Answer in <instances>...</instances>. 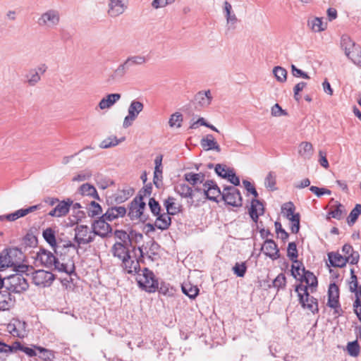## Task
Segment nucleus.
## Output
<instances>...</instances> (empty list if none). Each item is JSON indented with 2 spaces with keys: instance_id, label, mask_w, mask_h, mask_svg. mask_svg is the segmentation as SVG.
<instances>
[{
  "instance_id": "nucleus-1",
  "label": "nucleus",
  "mask_w": 361,
  "mask_h": 361,
  "mask_svg": "<svg viewBox=\"0 0 361 361\" xmlns=\"http://www.w3.org/2000/svg\"><path fill=\"white\" fill-rule=\"evenodd\" d=\"M37 259L42 264L54 268L59 272L71 274L74 271L75 265L71 257L68 256L55 257L50 251L40 250L37 255Z\"/></svg>"
},
{
  "instance_id": "nucleus-2",
  "label": "nucleus",
  "mask_w": 361,
  "mask_h": 361,
  "mask_svg": "<svg viewBox=\"0 0 361 361\" xmlns=\"http://www.w3.org/2000/svg\"><path fill=\"white\" fill-rule=\"evenodd\" d=\"M22 252L17 248H9L3 250L0 254V271L6 268L18 267V271L26 272L29 271L27 266H18L22 258Z\"/></svg>"
},
{
  "instance_id": "nucleus-3",
  "label": "nucleus",
  "mask_w": 361,
  "mask_h": 361,
  "mask_svg": "<svg viewBox=\"0 0 361 361\" xmlns=\"http://www.w3.org/2000/svg\"><path fill=\"white\" fill-rule=\"evenodd\" d=\"M221 9L226 31H235L238 28L240 20L238 18L233 6L230 1L225 0L221 4Z\"/></svg>"
},
{
  "instance_id": "nucleus-4",
  "label": "nucleus",
  "mask_w": 361,
  "mask_h": 361,
  "mask_svg": "<svg viewBox=\"0 0 361 361\" xmlns=\"http://www.w3.org/2000/svg\"><path fill=\"white\" fill-rule=\"evenodd\" d=\"M341 47L348 59L355 64L361 66V51L358 46L348 35L342 37Z\"/></svg>"
},
{
  "instance_id": "nucleus-5",
  "label": "nucleus",
  "mask_w": 361,
  "mask_h": 361,
  "mask_svg": "<svg viewBox=\"0 0 361 361\" xmlns=\"http://www.w3.org/2000/svg\"><path fill=\"white\" fill-rule=\"evenodd\" d=\"M37 24L46 29L56 27L60 23V14L56 9H48L42 12L37 19Z\"/></svg>"
},
{
  "instance_id": "nucleus-6",
  "label": "nucleus",
  "mask_w": 361,
  "mask_h": 361,
  "mask_svg": "<svg viewBox=\"0 0 361 361\" xmlns=\"http://www.w3.org/2000/svg\"><path fill=\"white\" fill-rule=\"evenodd\" d=\"M136 280L139 286L148 292H154L158 287V282L154 279V274L147 269L137 272Z\"/></svg>"
},
{
  "instance_id": "nucleus-7",
  "label": "nucleus",
  "mask_w": 361,
  "mask_h": 361,
  "mask_svg": "<svg viewBox=\"0 0 361 361\" xmlns=\"http://www.w3.org/2000/svg\"><path fill=\"white\" fill-rule=\"evenodd\" d=\"M4 287L10 293H20L27 289L28 283L22 275L16 274L4 278Z\"/></svg>"
},
{
  "instance_id": "nucleus-8",
  "label": "nucleus",
  "mask_w": 361,
  "mask_h": 361,
  "mask_svg": "<svg viewBox=\"0 0 361 361\" xmlns=\"http://www.w3.org/2000/svg\"><path fill=\"white\" fill-rule=\"evenodd\" d=\"M295 292L298 293L299 301L304 309L314 313L318 310V305L316 300L310 295L307 288L302 285H298L295 288Z\"/></svg>"
},
{
  "instance_id": "nucleus-9",
  "label": "nucleus",
  "mask_w": 361,
  "mask_h": 361,
  "mask_svg": "<svg viewBox=\"0 0 361 361\" xmlns=\"http://www.w3.org/2000/svg\"><path fill=\"white\" fill-rule=\"evenodd\" d=\"M132 252L123 260H122L125 269L130 274L137 273L140 269V259L142 257L141 247H134Z\"/></svg>"
},
{
  "instance_id": "nucleus-10",
  "label": "nucleus",
  "mask_w": 361,
  "mask_h": 361,
  "mask_svg": "<svg viewBox=\"0 0 361 361\" xmlns=\"http://www.w3.org/2000/svg\"><path fill=\"white\" fill-rule=\"evenodd\" d=\"M295 207L292 202H286L281 207L282 215L288 219L291 225V231L297 233L300 228V216L298 214H295Z\"/></svg>"
},
{
  "instance_id": "nucleus-11",
  "label": "nucleus",
  "mask_w": 361,
  "mask_h": 361,
  "mask_svg": "<svg viewBox=\"0 0 361 361\" xmlns=\"http://www.w3.org/2000/svg\"><path fill=\"white\" fill-rule=\"evenodd\" d=\"M54 279V275L51 272L43 269L35 271L31 274L32 283L39 287L51 286Z\"/></svg>"
},
{
  "instance_id": "nucleus-12",
  "label": "nucleus",
  "mask_w": 361,
  "mask_h": 361,
  "mask_svg": "<svg viewBox=\"0 0 361 361\" xmlns=\"http://www.w3.org/2000/svg\"><path fill=\"white\" fill-rule=\"evenodd\" d=\"M143 109L144 105L141 102L137 100L132 101L128 109V115L124 118L123 127L127 128L132 126Z\"/></svg>"
},
{
  "instance_id": "nucleus-13",
  "label": "nucleus",
  "mask_w": 361,
  "mask_h": 361,
  "mask_svg": "<svg viewBox=\"0 0 361 361\" xmlns=\"http://www.w3.org/2000/svg\"><path fill=\"white\" fill-rule=\"evenodd\" d=\"M145 206L146 203L142 197L135 198L130 204L128 215L132 219L146 221L147 216L144 214Z\"/></svg>"
},
{
  "instance_id": "nucleus-14",
  "label": "nucleus",
  "mask_w": 361,
  "mask_h": 361,
  "mask_svg": "<svg viewBox=\"0 0 361 361\" xmlns=\"http://www.w3.org/2000/svg\"><path fill=\"white\" fill-rule=\"evenodd\" d=\"M128 7V0H109L107 14L111 18H117L123 14Z\"/></svg>"
},
{
  "instance_id": "nucleus-15",
  "label": "nucleus",
  "mask_w": 361,
  "mask_h": 361,
  "mask_svg": "<svg viewBox=\"0 0 361 361\" xmlns=\"http://www.w3.org/2000/svg\"><path fill=\"white\" fill-rule=\"evenodd\" d=\"M351 276L348 281V288L351 292H355V301L354 310L358 318L361 320V286L357 289V277L354 274L353 269L350 270Z\"/></svg>"
},
{
  "instance_id": "nucleus-16",
  "label": "nucleus",
  "mask_w": 361,
  "mask_h": 361,
  "mask_svg": "<svg viewBox=\"0 0 361 361\" xmlns=\"http://www.w3.org/2000/svg\"><path fill=\"white\" fill-rule=\"evenodd\" d=\"M94 234L91 228L78 225L75 229V240L79 244H87L92 240Z\"/></svg>"
},
{
  "instance_id": "nucleus-17",
  "label": "nucleus",
  "mask_w": 361,
  "mask_h": 361,
  "mask_svg": "<svg viewBox=\"0 0 361 361\" xmlns=\"http://www.w3.org/2000/svg\"><path fill=\"white\" fill-rule=\"evenodd\" d=\"M27 324L18 319H12L6 326V331L13 336L23 338L27 335Z\"/></svg>"
},
{
  "instance_id": "nucleus-18",
  "label": "nucleus",
  "mask_w": 361,
  "mask_h": 361,
  "mask_svg": "<svg viewBox=\"0 0 361 361\" xmlns=\"http://www.w3.org/2000/svg\"><path fill=\"white\" fill-rule=\"evenodd\" d=\"M222 198L228 204L233 207H240L242 205L240 194L234 187L225 189L222 192Z\"/></svg>"
},
{
  "instance_id": "nucleus-19",
  "label": "nucleus",
  "mask_w": 361,
  "mask_h": 361,
  "mask_svg": "<svg viewBox=\"0 0 361 361\" xmlns=\"http://www.w3.org/2000/svg\"><path fill=\"white\" fill-rule=\"evenodd\" d=\"M42 208V204H36L27 208L20 209L16 210V212L6 214L0 216V221L7 220L8 221H14L21 217H24L30 213L34 212L38 209Z\"/></svg>"
},
{
  "instance_id": "nucleus-20",
  "label": "nucleus",
  "mask_w": 361,
  "mask_h": 361,
  "mask_svg": "<svg viewBox=\"0 0 361 361\" xmlns=\"http://www.w3.org/2000/svg\"><path fill=\"white\" fill-rule=\"evenodd\" d=\"M72 204L73 201L69 199L59 201L55 207L48 213V215L58 218L65 216L68 213Z\"/></svg>"
},
{
  "instance_id": "nucleus-21",
  "label": "nucleus",
  "mask_w": 361,
  "mask_h": 361,
  "mask_svg": "<svg viewBox=\"0 0 361 361\" xmlns=\"http://www.w3.org/2000/svg\"><path fill=\"white\" fill-rule=\"evenodd\" d=\"M327 305L335 310L338 312V309L340 307L339 304V288L338 286L333 283L329 286L328 290V302Z\"/></svg>"
},
{
  "instance_id": "nucleus-22",
  "label": "nucleus",
  "mask_w": 361,
  "mask_h": 361,
  "mask_svg": "<svg viewBox=\"0 0 361 361\" xmlns=\"http://www.w3.org/2000/svg\"><path fill=\"white\" fill-rule=\"evenodd\" d=\"M197 190L202 191L209 200L217 201V198L222 196L219 188L213 182L205 183L202 188H197Z\"/></svg>"
},
{
  "instance_id": "nucleus-23",
  "label": "nucleus",
  "mask_w": 361,
  "mask_h": 361,
  "mask_svg": "<svg viewBox=\"0 0 361 361\" xmlns=\"http://www.w3.org/2000/svg\"><path fill=\"white\" fill-rule=\"evenodd\" d=\"M105 220H106L105 218H104V216H102V218L96 221L93 224L92 227L91 228H92L94 235H98L102 237H105L109 233L111 232V227L107 222H106Z\"/></svg>"
},
{
  "instance_id": "nucleus-24",
  "label": "nucleus",
  "mask_w": 361,
  "mask_h": 361,
  "mask_svg": "<svg viewBox=\"0 0 361 361\" xmlns=\"http://www.w3.org/2000/svg\"><path fill=\"white\" fill-rule=\"evenodd\" d=\"M307 27L312 32L319 33L327 29L328 23L323 18L312 16L307 20Z\"/></svg>"
},
{
  "instance_id": "nucleus-25",
  "label": "nucleus",
  "mask_w": 361,
  "mask_h": 361,
  "mask_svg": "<svg viewBox=\"0 0 361 361\" xmlns=\"http://www.w3.org/2000/svg\"><path fill=\"white\" fill-rule=\"evenodd\" d=\"M16 298L11 293L5 290L0 291V310H9L15 305Z\"/></svg>"
},
{
  "instance_id": "nucleus-26",
  "label": "nucleus",
  "mask_w": 361,
  "mask_h": 361,
  "mask_svg": "<svg viewBox=\"0 0 361 361\" xmlns=\"http://www.w3.org/2000/svg\"><path fill=\"white\" fill-rule=\"evenodd\" d=\"M314 152V147L310 142H301L298 146V154L304 160H310L312 157Z\"/></svg>"
},
{
  "instance_id": "nucleus-27",
  "label": "nucleus",
  "mask_w": 361,
  "mask_h": 361,
  "mask_svg": "<svg viewBox=\"0 0 361 361\" xmlns=\"http://www.w3.org/2000/svg\"><path fill=\"white\" fill-rule=\"evenodd\" d=\"M121 97L118 93L109 94L104 97L98 104L99 110H106L111 108Z\"/></svg>"
},
{
  "instance_id": "nucleus-28",
  "label": "nucleus",
  "mask_w": 361,
  "mask_h": 361,
  "mask_svg": "<svg viewBox=\"0 0 361 361\" xmlns=\"http://www.w3.org/2000/svg\"><path fill=\"white\" fill-rule=\"evenodd\" d=\"M128 244H122L120 243H114L113 245L111 252L114 257H118L121 260H123L127 257H129L132 252L128 248Z\"/></svg>"
},
{
  "instance_id": "nucleus-29",
  "label": "nucleus",
  "mask_w": 361,
  "mask_h": 361,
  "mask_svg": "<svg viewBox=\"0 0 361 361\" xmlns=\"http://www.w3.org/2000/svg\"><path fill=\"white\" fill-rule=\"evenodd\" d=\"M300 281V285H302L305 288H307V291L310 290L312 292L317 286V279L316 276L312 272L308 271L305 272Z\"/></svg>"
},
{
  "instance_id": "nucleus-30",
  "label": "nucleus",
  "mask_w": 361,
  "mask_h": 361,
  "mask_svg": "<svg viewBox=\"0 0 361 361\" xmlns=\"http://www.w3.org/2000/svg\"><path fill=\"white\" fill-rule=\"evenodd\" d=\"M341 252L343 253V257L348 259V263L355 264H357L360 255L357 251H355L353 247L348 244H345L343 245Z\"/></svg>"
},
{
  "instance_id": "nucleus-31",
  "label": "nucleus",
  "mask_w": 361,
  "mask_h": 361,
  "mask_svg": "<svg viewBox=\"0 0 361 361\" xmlns=\"http://www.w3.org/2000/svg\"><path fill=\"white\" fill-rule=\"evenodd\" d=\"M262 252L267 256L276 259L279 257V250L276 243L271 240H266L262 246Z\"/></svg>"
},
{
  "instance_id": "nucleus-32",
  "label": "nucleus",
  "mask_w": 361,
  "mask_h": 361,
  "mask_svg": "<svg viewBox=\"0 0 361 361\" xmlns=\"http://www.w3.org/2000/svg\"><path fill=\"white\" fill-rule=\"evenodd\" d=\"M249 213L252 219L257 221L258 217L264 214V206L262 203L256 198H252Z\"/></svg>"
},
{
  "instance_id": "nucleus-33",
  "label": "nucleus",
  "mask_w": 361,
  "mask_h": 361,
  "mask_svg": "<svg viewBox=\"0 0 361 361\" xmlns=\"http://www.w3.org/2000/svg\"><path fill=\"white\" fill-rule=\"evenodd\" d=\"M200 145L204 150H215L216 152L221 150L219 145L212 135H207L202 137Z\"/></svg>"
},
{
  "instance_id": "nucleus-34",
  "label": "nucleus",
  "mask_w": 361,
  "mask_h": 361,
  "mask_svg": "<svg viewBox=\"0 0 361 361\" xmlns=\"http://www.w3.org/2000/svg\"><path fill=\"white\" fill-rule=\"evenodd\" d=\"M126 213V209L123 207H115L109 209L103 216L108 221H113L117 218L123 217Z\"/></svg>"
},
{
  "instance_id": "nucleus-35",
  "label": "nucleus",
  "mask_w": 361,
  "mask_h": 361,
  "mask_svg": "<svg viewBox=\"0 0 361 361\" xmlns=\"http://www.w3.org/2000/svg\"><path fill=\"white\" fill-rule=\"evenodd\" d=\"M330 263L334 267H343L348 263V259L343 257L341 252H330L328 255Z\"/></svg>"
},
{
  "instance_id": "nucleus-36",
  "label": "nucleus",
  "mask_w": 361,
  "mask_h": 361,
  "mask_svg": "<svg viewBox=\"0 0 361 361\" xmlns=\"http://www.w3.org/2000/svg\"><path fill=\"white\" fill-rule=\"evenodd\" d=\"M212 99V96L209 90L199 92L195 96L197 103L202 107L208 106Z\"/></svg>"
},
{
  "instance_id": "nucleus-37",
  "label": "nucleus",
  "mask_w": 361,
  "mask_h": 361,
  "mask_svg": "<svg viewBox=\"0 0 361 361\" xmlns=\"http://www.w3.org/2000/svg\"><path fill=\"white\" fill-rule=\"evenodd\" d=\"M157 219L154 222V226L161 230H165L169 228L171 225V219L169 214L164 213L159 214L158 216H156Z\"/></svg>"
},
{
  "instance_id": "nucleus-38",
  "label": "nucleus",
  "mask_w": 361,
  "mask_h": 361,
  "mask_svg": "<svg viewBox=\"0 0 361 361\" xmlns=\"http://www.w3.org/2000/svg\"><path fill=\"white\" fill-rule=\"evenodd\" d=\"M306 271L304 266L300 261L297 259L293 261L291 274L295 279L300 281Z\"/></svg>"
},
{
  "instance_id": "nucleus-39",
  "label": "nucleus",
  "mask_w": 361,
  "mask_h": 361,
  "mask_svg": "<svg viewBox=\"0 0 361 361\" xmlns=\"http://www.w3.org/2000/svg\"><path fill=\"white\" fill-rule=\"evenodd\" d=\"M80 195L83 196H88L94 199H98L99 196L95 188L88 183L82 184L78 190Z\"/></svg>"
},
{
  "instance_id": "nucleus-40",
  "label": "nucleus",
  "mask_w": 361,
  "mask_h": 361,
  "mask_svg": "<svg viewBox=\"0 0 361 361\" xmlns=\"http://www.w3.org/2000/svg\"><path fill=\"white\" fill-rule=\"evenodd\" d=\"M40 78L38 71L31 69L25 75V82L30 86H35L39 82Z\"/></svg>"
},
{
  "instance_id": "nucleus-41",
  "label": "nucleus",
  "mask_w": 361,
  "mask_h": 361,
  "mask_svg": "<svg viewBox=\"0 0 361 361\" xmlns=\"http://www.w3.org/2000/svg\"><path fill=\"white\" fill-rule=\"evenodd\" d=\"M175 190L183 197H192V189L184 181L178 182L175 186Z\"/></svg>"
},
{
  "instance_id": "nucleus-42",
  "label": "nucleus",
  "mask_w": 361,
  "mask_h": 361,
  "mask_svg": "<svg viewBox=\"0 0 361 361\" xmlns=\"http://www.w3.org/2000/svg\"><path fill=\"white\" fill-rule=\"evenodd\" d=\"M42 236L51 247H56V231L53 228H47L45 230L43 231Z\"/></svg>"
},
{
  "instance_id": "nucleus-43",
  "label": "nucleus",
  "mask_w": 361,
  "mask_h": 361,
  "mask_svg": "<svg viewBox=\"0 0 361 361\" xmlns=\"http://www.w3.org/2000/svg\"><path fill=\"white\" fill-rule=\"evenodd\" d=\"M124 140V138L122 137L121 139H118L116 136L111 135L105 139H104L99 144V147L102 149H106L112 147H115L118 145L119 143L122 142Z\"/></svg>"
},
{
  "instance_id": "nucleus-44",
  "label": "nucleus",
  "mask_w": 361,
  "mask_h": 361,
  "mask_svg": "<svg viewBox=\"0 0 361 361\" xmlns=\"http://www.w3.org/2000/svg\"><path fill=\"white\" fill-rule=\"evenodd\" d=\"M164 205L166 207L167 214L169 215H175L178 214L180 210V207L178 204L175 202V200L172 197H169L165 200Z\"/></svg>"
},
{
  "instance_id": "nucleus-45",
  "label": "nucleus",
  "mask_w": 361,
  "mask_h": 361,
  "mask_svg": "<svg viewBox=\"0 0 361 361\" xmlns=\"http://www.w3.org/2000/svg\"><path fill=\"white\" fill-rule=\"evenodd\" d=\"M162 158L161 157H156L154 160L155 169L154 172V182L156 185L158 184V182H160L162 178V165H161Z\"/></svg>"
},
{
  "instance_id": "nucleus-46",
  "label": "nucleus",
  "mask_w": 361,
  "mask_h": 361,
  "mask_svg": "<svg viewBox=\"0 0 361 361\" xmlns=\"http://www.w3.org/2000/svg\"><path fill=\"white\" fill-rule=\"evenodd\" d=\"M183 292L190 298H195L199 293V288L190 283H184L182 286Z\"/></svg>"
},
{
  "instance_id": "nucleus-47",
  "label": "nucleus",
  "mask_w": 361,
  "mask_h": 361,
  "mask_svg": "<svg viewBox=\"0 0 361 361\" xmlns=\"http://www.w3.org/2000/svg\"><path fill=\"white\" fill-rule=\"evenodd\" d=\"M273 74L279 82H285L287 80V71L281 66H276L273 69Z\"/></svg>"
},
{
  "instance_id": "nucleus-48",
  "label": "nucleus",
  "mask_w": 361,
  "mask_h": 361,
  "mask_svg": "<svg viewBox=\"0 0 361 361\" xmlns=\"http://www.w3.org/2000/svg\"><path fill=\"white\" fill-rule=\"evenodd\" d=\"M185 179L187 182L193 185L200 184L203 181V176L200 173H188L185 175Z\"/></svg>"
},
{
  "instance_id": "nucleus-49",
  "label": "nucleus",
  "mask_w": 361,
  "mask_h": 361,
  "mask_svg": "<svg viewBox=\"0 0 361 361\" xmlns=\"http://www.w3.org/2000/svg\"><path fill=\"white\" fill-rule=\"evenodd\" d=\"M200 126H206L215 132H219V130L215 126L207 123L206 120L204 118H200L197 121L192 122L190 126V128L197 129Z\"/></svg>"
},
{
  "instance_id": "nucleus-50",
  "label": "nucleus",
  "mask_w": 361,
  "mask_h": 361,
  "mask_svg": "<svg viewBox=\"0 0 361 361\" xmlns=\"http://www.w3.org/2000/svg\"><path fill=\"white\" fill-rule=\"evenodd\" d=\"M183 122V116L180 113L173 114L169 121V124L171 128H180Z\"/></svg>"
},
{
  "instance_id": "nucleus-51",
  "label": "nucleus",
  "mask_w": 361,
  "mask_h": 361,
  "mask_svg": "<svg viewBox=\"0 0 361 361\" xmlns=\"http://www.w3.org/2000/svg\"><path fill=\"white\" fill-rule=\"evenodd\" d=\"M114 238L116 239L115 243H120L122 244L130 243V233L128 234L123 231H116L114 233Z\"/></svg>"
},
{
  "instance_id": "nucleus-52",
  "label": "nucleus",
  "mask_w": 361,
  "mask_h": 361,
  "mask_svg": "<svg viewBox=\"0 0 361 361\" xmlns=\"http://www.w3.org/2000/svg\"><path fill=\"white\" fill-rule=\"evenodd\" d=\"M92 176V173L89 170H84L78 172L72 178L73 181L82 182L88 180Z\"/></svg>"
},
{
  "instance_id": "nucleus-53",
  "label": "nucleus",
  "mask_w": 361,
  "mask_h": 361,
  "mask_svg": "<svg viewBox=\"0 0 361 361\" xmlns=\"http://www.w3.org/2000/svg\"><path fill=\"white\" fill-rule=\"evenodd\" d=\"M176 0H152L151 6L154 9L163 8L173 4Z\"/></svg>"
},
{
  "instance_id": "nucleus-54",
  "label": "nucleus",
  "mask_w": 361,
  "mask_h": 361,
  "mask_svg": "<svg viewBox=\"0 0 361 361\" xmlns=\"http://www.w3.org/2000/svg\"><path fill=\"white\" fill-rule=\"evenodd\" d=\"M88 213L91 216H97L102 214V210L100 205L95 202L94 201H92L90 204H89V207L87 208Z\"/></svg>"
},
{
  "instance_id": "nucleus-55",
  "label": "nucleus",
  "mask_w": 361,
  "mask_h": 361,
  "mask_svg": "<svg viewBox=\"0 0 361 361\" xmlns=\"http://www.w3.org/2000/svg\"><path fill=\"white\" fill-rule=\"evenodd\" d=\"M361 213V205L357 204L355 207L351 211L348 217V222L349 224H353L357 220L358 216Z\"/></svg>"
},
{
  "instance_id": "nucleus-56",
  "label": "nucleus",
  "mask_w": 361,
  "mask_h": 361,
  "mask_svg": "<svg viewBox=\"0 0 361 361\" xmlns=\"http://www.w3.org/2000/svg\"><path fill=\"white\" fill-rule=\"evenodd\" d=\"M271 115L274 117H281L283 116H287L288 114L279 104H275L271 108Z\"/></svg>"
},
{
  "instance_id": "nucleus-57",
  "label": "nucleus",
  "mask_w": 361,
  "mask_h": 361,
  "mask_svg": "<svg viewBox=\"0 0 361 361\" xmlns=\"http://www.w3.org/2000/svg\"><path fill=\"white\" fill-rule=\"evenodd\" d=\"M128 63L126 62V61L123 63L122 64L119 65L117 68L115 70L114 73V75H113V78H121L123 77L127 69H128Z\"/></svg>"
},
{
  "instance_id": "nucleus-58",
  "label": "nucleus",
  "mask_w": 361,
  "mask_h": 361,
  "mask_svg": "<svg viewBox=\"0 0 361 361\" xmlns=\"http://www.w3.org/2000/svg\"><path fill=\"white\" fill-rule=\"evenodd\" d=\"M147 61V58L144 56H135L128 58L126 62L129 65H142Z\"/></svg>"
},
{
  "instance_id": "nucleus-59",
  "label": "nucleus",
  "mask_w": 361,
  "mask_h": 361,
  "mask_svg": "<svg viewBox=\"0 0 361 361\" xmlns=\"http://www.w3.org/2000/svg\"><path fill=\"white\" fill-rule=\"evenodd\" d=\"M247 267L244 262L242 263H236L235 266L233 267V271L239 277L244 276Z\"/></svg>"
},
{
  "instance_id": "nucleus-60",
  "label": "nucleus",
  "mask_w": 361,
  "mask_h": 361,
  "mask_svg": "<svg viewBox=\"0 0 361 361\" xmlns=\"http://www.w3.org/2000/svg\"><path fill=\"white\" fill-rule=\"evenodd\" d=\"M343 207L341 205L332 207L331 211L329 213V217L339 219L342 217L343 214Z\"/></svg>"
},
{
  "instance_id": "nucleus-61",
  "label": "nucleus",
  "mask_w": 361,
  "mask_h": 361,
  "mask_svg": "<svg viewBox=\"0 0 361 361\" xmlns=\"http://www.w3.org/2000/svg\"><path fill=\"white\" fill-rule=\"evenodd\" d=\"M347 350L351 356H357L360 353V348L357 341L349 343L347 345Z\"/></svg>"
},
{
  "instance_id": "nucleus-62",
  "label": "nucleus",
  "mask_w": 361,
  "mask_h": 361,
  "mask_svg": "<svg viewBox=\"0 0 361 361\" xmlns=\"http://www.w3.org/2000/svg\"><path fill=\"white\" fill-rule=\"evenodd\" d=\"M149 207L154 216H158L160 214V206L158 202L154 198H150L148 202Z\"/></svg>"
},
{
  "instance_id": "nucleus-63",
  "label": "nucleus",
  "mask_w": 361,
  "mask_h": 361,
  "mask_svg": "<svg viewBox=\"0 0 361 361\" xmlns=\"http://www.w3.org/2000/svg\"><path fill=\"white\" fill-rule=\"evenodd\" d=\"M265 185L270 190H274L276 184V176L274 173H269L265 178Z\"/></svg>"
},
{
  "instance_id": "nucleus-64",
  "label": "nucleus",
  "mask_w": 361,
  "mask_h": 361,
  "mask_svg": "<svg viewBox=\"0 0 361 361\" xmlns=\"http://www.w3.org/2000/svg\"><path fill=\"white\" fill-rule=\"evenodd\" d=\"M288 256L292 260H296L298 257V250L296 245L294 243H290L288 247Z\"/></svg>"
}]
</instances>
